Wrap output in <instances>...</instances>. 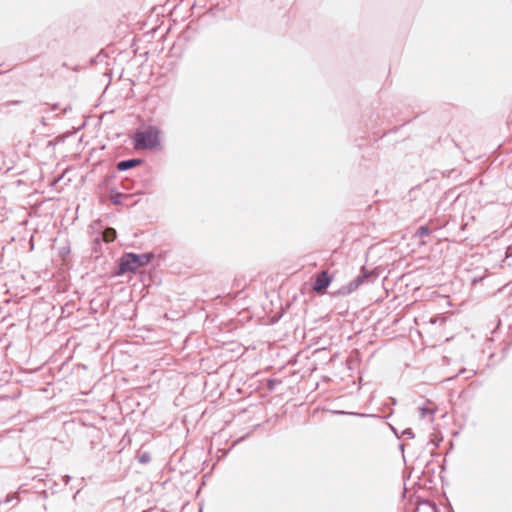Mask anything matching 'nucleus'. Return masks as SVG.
<instances>
[{
    "instance_id": "13",
    "label": "nucleus",
    "mask_w": 512,
    "mask_h": 512,
    "mask_svg": "<svg viewBox=\"0 0 512 512\" xmlns=\"http://www.w3.org/2000/svg\"><path fill=\"white\" fill-rule=\"evenodd\" d=\"M122 188L125 190H130L133 188V181L126 178L122 181Z\"/></svg>"
},
{
    "instance_id": "5",
    "label": "nucleus",
    "mask_w": 512,
    "mask_h": 512,
    "mask_svg": "<svg viewBox=\"0 0 512 512\" xmlns=\"http://www.w3.org/2000/svg\"><path fill=\"white\" fill-rule=\"evenodd\" d=\"M143 163V160L141 158H130V159H124L117 163V170L118 171H128L130 169H133Z\"/></svg>"
},
{
    "instance_id": "8",
    "label": "nucleus",
    "mask_w": 512,
    "mask_h": 512,
    "mask_svg": "<svg viewBox=\"0 0 512 512\" xmlns=\"http://www.w3.org/2000/svg\"><path fill=\"white\" fill-rule=\"evenodd\" d=\"M420 417L425 418L427 415H434L436 412L435 407H429L427 405H423L419 407Z\"/></svg>"
},
{
    "instance_id": "28",
    "label": "nucleus",
    "mask_w": 512,
    "mask_h": 512,
    "mask_svg": "<svg viewBox=\"0 0 512 512\" xmlns=\"http://www.w3.org/2000/svg\"><path fill=\"white\" fill-rule=\"evenodd\" d=\"M450 509H452V507L450 506ZM451 512H454L453 510H451Z\"/></svg>"
},
{
    "instance_id": "10",
    "label": "nucleus",
    "mask_w": 512,
    "mask_h": 512,
    "mask_svg": "<svg viewBox=\"0 0 512 512\" xmlns=\"http://www.w3.org/2000/svg\"><path fill=\"white\" fill-rule=\"evenodd\" d=\"M138 461L142 464H147L151 461V456L148 452H143L138 455Z\"/></svg>"
},
{
    "instance_id": "22",
    "label": "nucleus",
    "mask_w": 512,
    "mask_h": 512,
    "mask_svg": "<svg viewBox=\"0 0 512 512\" xmlns=\"http://www.w3.org/2000/svg\"><path fill=\"white\" fill-rule=\"evenodd\" d=\"M57 108H58L57 104H54L53 107H52L53 110H56Z\"/></svg>"
},
{
    "instance_id": "15",
    "label": "nucleus",
    "mask_w": 512,
    "mask_h": 512,
    "mask_svg": "<svg viewBox=\"0 0 512 512\" xmlns=\"http://www.w3.org/2000/svg\"><path fill=\"white\" fill-rule=\"evenodd\" d=\"M509 257H512V244L507 247L506 252H505V258L507 259Z\"/></svg>"
},
{
    "instance_id": "7",
    "label": "nucleus",
    "mask_w": 512,
    "mask_h": 512,
    "mask_svg": "<svg viewBox=\"0 0 512 512\" xmlns=\"http://www.w3.org/2000/svg\"><path fill=\"white\" fill-rule=\"evenodd\" d=\"M122 193L118 192L116 189L110 190V201L115 205H120L122 203Z\"/></svg>"
},
{
    "instance_id": "16",
    "label": "nucleus",
    "mask_w": 512,
    "mask_h": 512,
    "mask_svg": "<svg viewBox=\"0 0 512 512\" xmlns=\"http://www.w3.org/2000/svg\"><path fill=\"white\" fill-rule=\"evenodd\" d=\"M62 480H63L64 484L67 485L71 481V476L70 475H64L62 477Z\"/></svg>"
},
{
    "instance_id": "26",
    "label": "nucleus",
    "mask_w": 512,
    "mask_h": 512,
    "mask_svg": "<svg viewBox=\"0 0 512 512\" xmlns=\"http://www.w3.org/2000/svg\"><path fill=\"white\" fill-rule=\"evenodd\" d=\"M414 512H418V507L414 508Z\"/></svg>"
},
{
    "instance_id": "25",
    "label": "nucleus",
    "mask_w": 512,
    "mask_h": 512,
    "mask_svg": "<svg viewBox=\"0 0 512 512\" xmlns=\"http://www.w3.org/2000/svg\"><path fill=\"white\" fill-rule=\"evenodd\" d=\"M427 405H432V402L430 400L426 401Z\"/></svg>"
},
{
    "instance_id": "4",
    "label": "nucleus",
    "mask_w": 512,
    "mask_h": 512,
    "mask_svg": "<svg viewBox=\"0 0 512 512\" xmlns=\"http://www.w3.org/2000/svg\"><path fill=\"white\" fill-rule=\"evenodd\" d=\"M332 282V276L327 271L318 273L312 283V289L317 293H324Z\"/></svg>"
},
{
    "instance_id": "2",
    "label": "nucleus",
    "mask_w": 512,
    "mask_h": 512,
    "mask_svg": "<svg viewBox=\"0 0 512 512\" xmlns=\"http://www.w3.org/2000/svg\"><path fill=\"white\" fill-rule=\"evenodd\" d=\"M160 133V129L154 125H149L143 130H137L133 136L135 148L156 150L161 144Z\"/></svg>"
},
{
    "instance_id": "21",
    "label": "nucleus",
    "mask_w": 512,
    "mask_h": 512,
    "mask_svg": "<svg viewBox=\"0 0 512 512\" xmlns=\"http://www.w3.org/2000/svg\"><path fill=\"white\" fill-rule=\"evenodd\" d=\"M354 415H357V416H360V417H364L366 416V414H360V413H353Z\"/></svg>"
},
{
    "instance_id": "9",
    "label": "nucleus",
    "mask_w": 512,
    "mask_h": 512,
    "mask_svg": "<svg viewBox=\"0 0 512 512\" xmlns=\"http://www.w3.org/2000/svg\"><path fill=\"white\" fill-rule=\"evenodd\" d=\"M431 234V230L427 225H422L417 229L416 235L426 237Z\"/></svg>"
},
{
    "instance_id": "20",
    "label": "nucleus",
    "mask_w": 512,
    "mask_h": 512,
    "mask_svg": "<svg viewBox=\"0 0 512 512\" xmlns=\"http://www.w3.org/2000/svg\"><path fill=\"white\" fill-rule=\"evenodd\" d=\"M404 447L405 445L404 444H399V449L403 452L404 451Z\"/></svg>"
},
{
    "instance_id": "3",
    "label": "nucleus",
    "mask_w": 512,
    "mask_h": 512,
    "mask_svg": "<svg viewBox=\"0 0 512 512\" xmlns=\"http://www.w3.org/2000/svg\"><path fill=\"white\" fill-rule=\"evenodd\" d=\"M377 278V274L372 270H368L365 266H363L360 270V273L348 283V285L342 287L339 290L340 294H350L356 289H358L361 285L365 283L373 282Z\"/></svg>"
},
{
    "instance_id": "17",
    "label": "nucleus",
    "mask_w": 512,
    "mask_h": 512,
    "mask_svg": "<svg viewBox=\"0 0 512 512\" xmlns=\"http://www.w3.org/2000/svg\"><path fill=\"white\" fill-rule=\"evenodd\" d=\"M112 178H113V175H107V176H105V178H104V183H105V184H108V183L111 181V179H112Z\"/></svg>"
},
{
    "instance_id": "6",
    "label": "nucleus",
    "mask_w": 512,
    "mask_h": 512,
    "mask_svg": "<svg viewBox=\"0 0 512 512\" xmlns=\"http://www.w3.org/2000/svg\"><path fill=\"white\" fill-rule=\"evenodd\" d=\"M99 236L102 238L104 242L110 243L116 239L117 232L112 227H106L103 231L99 233Z\"/></svg>"
},
{
    "instance_id": "12",
    "label": "nucleus",
    "mask_w": 512,
    "mask_h": 512,
    "mask_svg": "<svg viewBox=\"0 0 512 512\" xmlns=\"http://www.w3.org/2000/svg\"><path fill=\"white\" fill-rule=\"evenodd\" d=\"M401 437H406L408 439H413L415 434L411 428H406L401 432Z\"/></svg>"
},
{
    "instance_id": "18",
    "label": "nucleus",
    "mask_w": 512,
    "mask_h": 512,
    "mask_svg": "<svg viewBox=\"0 0 512 512\" xmlns=\"http://www.w3.org/2000/svg\"><path fill=\"white\" fill-rule=\"evenodd\" d=\"M391 429H392L393 433L396 435V437L398 439H400L401 438V434L398 433L397 429L395 427H393V426H391Z\"/></svg>"
},
{
    "instance_id": "11",
    "label": "nucleus",
    "mask_w": 512,
    "mask_h": 512,
    "mask_svg": "<svg viewBox=\"0 0 512 512\" xmlns=\"http://www.w3.org/2000/svg\"><path fill=\"white\" fill-rule=\"evenodd\" d=\"M102 241L103 240L99 235L93 239L92 245H93V250L95 252H98V250L100 249Z\"/></svg>"
},
{
    "instance_id": "23",
    "label": "nucleus",
    "mask_w": 512,
    "mask_h": 512,
    "mask_svg": "<svg viewBox=\"0 0 512 512\" xmlns=\"http://www.w3.org/2000/svg\"><path fill=\"white\" fill-rule=\"evenodd\" d=\"M336 413H338V414H346L345 411H336Z\"/></svg>"
},
{
    "instance_id": "19",
    "label": "nucleus",
    "mask_w": 512,
    "mask_h": 512,
    "mask_svg": "<svg viewBox=\"0 0 512 512\" xmlns=\"http://www.w3.org/2000/svg\"><path fill=\"white\" fill-rule=\"evenodd\" d=\"M19 103H21V101L16 100V101H10V102H8L7 104H8V105H17V104H19Z\"/></svg>"
},
{
    "instance_id": "27",
    "label": "nucleus",
    "mask_w": 512,
    "mask_h": 512,
    "mask_svg": "<svg viewBox=\"0 0 512 512\" xmlns=\"http://www.w3.org/2000/svg\"><path fill=\"white\" fill-rule=\"evenodd\" d=\"M435 510H436V512H440V511L437 509V507H435Z\"/></svg>"
},
{
    "instance_id": "24",
    "label": "nucleus",
    "mask_w": 512,
    "mask_h": 512,
    "mask_svg": "<svg viewBox=\"0 0 512 512\" xmlns=\"http://www.w3.org/2000/svg\"><path fill=\"white\" fill-rule=\"evenodd\" d=\"M391 401H392V404H396V399L395 398H392Z\"/></svg>"
},
{
    "instance_id": "1",
    "label": "nucleus",
    "mask_w": 512,
    "mask_h": 512,
    "mask_svg": "<svg viewBox=\"0 0 512 512\" xmlns=\"http://www.w3.org/2000/svg\"><path fill=\"white\" fill-rule=\"evenodd\" d=\"M154 258L155 255L152 252L141 254L125 252L117 260L114 274L116 276H122L127 273H136L140 268L149 265Z\"/></svg>"
},
{
    "instance_id": "14",
    "label": "nucleus",
    "mask_w": 512,
    "mask_h": 512,
    "mask_svg": "<svg viewBox=\"0 0 512 512\" xmlns=\"http://www.w3.org/2000/svg\"><path fill=\"white\" fill-rule=\"evenodd\" d=\"M276 383H277V380H275V379H269V380H268V385H267V386H268V389H269V390H273V389H274V387H275V384H276Z\"/></svg>"
}]
</instances>
